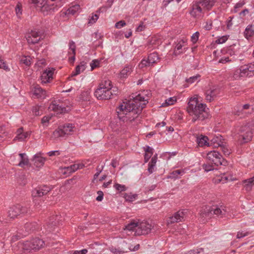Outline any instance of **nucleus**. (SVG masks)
Instances as JSON below:
<instances>
[{"mask_svg":"<svg viewBox=\"0 0 254 254\" xmlns=\"http://www.w3.org/2000/svg\"><path fill=\"white\" fill-rule=\"evenodd\" d=\"M131 98L127 102H124L117 109L118 116L123 121L132 122L141 114L148 103L149 96L144 92L132 94Z\"/></svg>","mask_w":254,"mask_h":254,"instance_id":"f257e3e1","label":"nucleus"},{"mask_svg":"<svg viewBox=\"0 0 254 254\" xmlns=\"http://www.w3.org/2000/svg\"><path fill=\"white\" fill-rule=\"evenodd\" d=\"M205 104L200 103L197 98L191 97L188 104L187 112L192 117V122L203 121L208 118L209 114Z\"/></svg>","mask_w":254,"mask_h":254,"instance_id":"f03ea898","label":"nucleus"},{"mask_svg":"<svg viewBox=\"0 0 254 254\" xmlns=\"http://www.w3.org/2000/svg\"><path fill=\"white\" fill-rule=\"evenodd\" d=\"M119 91L117 87H114L112 90L104 89L99 88L94 92L95 96L99 100H108L118 94Z\"/></svg>","mask_w":254,"mask_h":254,"instance_id":"7ed1b4c3","label":"nucleus"},{"mask_svg":"<svg viewBox=\"0 0 254 254\" xmlns=\"http://www.w3.org/2000/svg\"><path fill=\"white\" fill-rule=\"evenodd\" d=\"M238 134L239 135V139H242V143L250 141L253 137L252 129L250 127V125H246L241 126L239 129Z\"/></svg>","mask_w":254,"mask_h":254,"instance_id":"20e7f679","label":"nucleus"},{"mask_svg":"<svg viewBox=\"0 0 254 254\" xmlns=\"http://www.w3.org/2000/svg\"><path fill=\"white\" fill-rule=\"evenodd\" d=\"M74 126L72 124L67 123L60 126L53 133V136L55 138L64 136V135L70 134L74 131Z\"/></svg>","mask_w":254,"mask_h":254,"instance_id":"39448f33","label":"nucleus"},{"mask_svg":"<svg viewBox=\"0 0 254 254\" xmlns=\"http://www.w3.org/2000/svg\"><path fill=\"white\" fill-rule=\"evenodd\" d=\"M28 211L27 207L17 204L10 207L8 212V217L10 219H14L20 215L27 213Z\"/></svg>","mask_w":254,"mask_h":254,"instance_id":"423d86ee","label":"nucleus"},{"mask_svg":"<svg viewBox=\"0 0 254 254\" xmlns=\"http://www.w3.org/2000/svg\"><path fill=\"white\" fill-rule=\"evenodd\" d=\"M220 93V88L217 85H210L205 92V99L211 102L215 100Z\"/></svg>","mask_w":254,"mask_h":254,"instance_id":"0eeeda50","label":"nucleus"},{"mask_svg":"<svg viewBox=\"0 0 254 254\" xmlns=\"http://www.w3.org/2000/svg\"><path fill=\"white\" fill-rule=\"evenodd\" d=\"M208 161L216 166L222 165L224 160L222 155L217 151H211L207 154Z\"/></svg>","mask_w":254,"mask_h":254,"instance_id":"6e6552de","label":"nucleus"},{"mask_svg":"<svg viewBox=\"0 0 254 254\" xmlns=\"http://www.w3.org/2000/svg\"><path fill=\"white\" fill-rule=\"evenodd\" d=\"M212 215L222 218L226 217L229 212V208L223 205H216L211 206Z\"/></svg>","mask_w":254,"mask_h":254,"instance_id":"1a4fd4ad","label":"nucleus"},{"mask_svg":"<svg viewBox=\"0 0 254 254\" xmlns=\"http://www.w3.org/2000/svg\"><path fill=\"white\" fill-rule=\"evenodd\" d=\"M212 216L211 207L210 206H203L199 212V219L203 223H205L208 220L210 219Z\"/></svg>","mask_w":254,"mask_h":254,"instance_id":"9d476101","label":"nucleus"},{"mask_svg":"<svg viewBox=\"0 0 254 254\" xmlns=\"http://www.w3.org/2000/svg\"><path fill=\"white\" fill-rule=\"evenodd\" d=\"M25 232L21 235H16L12 237V241H14L20 239L22 237L26 236L27 234L33 232L37 229V224L35 222H27L24 226Z\"/></svg>","mask_w":254,"mask_h":254,"instance_id":"9b49d317","label":"nucleus"},{"mask_svg":"<svg viewBox=\"0 0 254 254\" xmlns=\"http://www.w3.org/2000/svg\"><path fill=\"white\" fill-rule=\"evenodd\" d=\"M188 210L186 209L181 210L175 213L174 215L169 217L167 220V225H169L175 223L182 221L187 213Z\"/></svg>","mask_w":254,"mask_h":254,"instance_id":"f8f14e48","label":"nucleus"},{"mask_svg":"<svg viewBox=\"0 0 254 254\" xmlns=\"http://www.w3.org/2000/svg\"><path fill=\"white\" fill-rule=\"evenodd\" d=\"M152 228V225L146 221L142 222L138 225L135 230L137 235H146L150 232Z\"/></svg>","mask_w":254,"mask_h":254,"instance_id":"ddd939ff","label":"nucleus"},{"mask_svg":"<svg viewBox=\"0 0 254 254\" xmlns=\"http://www.w3.org/2000/svg\"><path fill=\"white\" fill-rule=\"evenodd\" d=\"M51 189L50 187L46 185L40 186L32 190V195L33 197H41L48 194Z\"/></svg>","mask_w":254,"mask_h":254,"instance_id":"4468645a","label":"nucleus"},{"mask_svg":"<svg viewBox=\"0 0 254 254\" xmlns=\"http://www.w3.org/2000/svg\"><path fill=\"white\" fill-rule=\"evenodd\" d=\"M25 38L28 44H35L40 41L41 37L37 31L31 30L26 34Z\"/></svg>","mask_w":254,"mask_h":254,"instance_id":"2eb2a0df","label":"nucleus"},{"mask_svg":"<svg viewBox=\"0 0 254 254\" xmlns=\"http://www.w3.org/2000/svg\"><path fill=\"white\" fill-rule=\"evenodd\" d=\"M203 10H205L201 6V4L198 2V0H196L192 5L190 14L193 17H199L203 12Z\"/></svg>","mask_w":254,"mask_h":254,"instance_id":"dca6fc26","label":"nucleus"},{"mask_svg":"<svg viewBox=\"0 0 254 254\" xmlns=\"http://www.w3.org/2000/svg\"><path fill=\"white\" fill-rule=\"evenodd\" d=\"M54 71L53 68H49L43 72L41 76V83L43 84L50 82L53 79Z\"/></svg>","mask_w":254,"mask_h":254,"instance_id":"f3484780","label":"nucleus"},{"mask_svg":"<svg viewBox=\"0 0 254 254\" xmlns=\"http://www.w3.org/2000/svg\"><path fill=\"white\" fill-rule=\"evenodd\" d=\"M58 216H52L50 218L48 222L44 225V228L48 232H52L54 231L55 227L58 224Z\"/></svg>","mask_w":254,"mask_h":254,"instance_id":"a211bd4d","label":"nucleus"},{"mask_svg":"<svg viewBox=\"0 0 254 254\" xmlns=\"http://www.w3.org/2000/svg\"><path fill=\"white\" fill-rule=\"evenodd\" d=\"M49 109L51 111H54L58 114L65 113L66 111L65 107H63L60 104H58L56 101L53 102L50 104Z\"/></svg>","mask_w":254,"mask_h":254,"instance_id":"6ab92c4d","label":"nucleus"},{"mask_svg":"<svg viewBox=\"0 0 254 254\" xmlns=\"http://www.w3.org/2000/svg\"><path fill=\"white\" fill-rule=\"evenodd\" d=\"M17 135L13 139L14 141L18 140L19 141H22L28 137L30 136V133L28 132H23V127L19 128L16 131Z\"/></svg>","mask_w":254,"mask_h":254,"instance_id":"aec40b11","label":"nucleus"},{"mask_svg":"<svg viewBox=\"0 0 254 254\" xmlns=\"http://www.w3.org/2000/svg\"><path fill=\"white\" fill-rule=\"evenodd\" d=\"M33 94L38 98H45L46 91L43 90L39 85H35L33 89Z\"/></svg>","mask_w":254,"mask_h":254,"instance_id":"412c9836","label":"nucleus"},{"mask_svg":"<svg viewBox=\"0 0 254 254\" xmlns=\"http://www.w3.org/2000/svg\"><path fill=\"white\" fill-rule=\"evenodd\" d=\"M201 6L206 10H210L215 5L217 0H198Z\"/></svg>","mask_w":254,"mask_h":254,"instance_id":"4be33fe9","label":"nucleus"},{"mask_svg":"<svg viewBox=\"0 0 254 254\" xmlns=\"http://www.w3.org/2000/svg\"><path fill=\"white\" fill-rule=\"evenodd\" d=\"M33 161L34 162V165L37 168H41L42 167L46 161L45 158L41 156L40 154H35L33 158Z\"/></svg>","mask_w":254,"mask_h":254,"instance_id":"5701e85b","label":"nucleus"},{"mask_svg":"<svg viewBox=\"0 0 254 254\" xmlns=\"http://www.w3.org/2000/svg\"><path fill=\"white\" fill-rule=\"evenodd\" d=\"M31 246L33 250H39L42 248L44 245V242L38 238H35L31 240Z\"/></svg>","mask_w":254,"mask_h":254,"instance_id":"b1692460","label":"nucleus"},{"mask_svg":"<svg viewBox=\"0 0 254 254\" xmlns=\"http://www.w3.org/2000/svg\"><path fill=\"white\" fill-rule=\"evenodd\" d=\"M208 138L206 136L202 134L196 136V141L198 145L200 147H203L204 145L209 146V143L208 142Z\"/></svg>","mask_w":254,"mask_h":254,"instance_id":"393cba45","label":"nucleus"},{"mask_svg":"<svg viewBox=\"0 0 254 254\" xmlns=\"http://www.w3.org/2000/svg\"><path fill=\"white\" fill-rule=\"evenodd\" d=\"M250 64H245L240 66V69L242 72V77H250L254 74L253 72L250 69L251 68Z\"/></svg>","mask_w":254,"mask_h":254,"instance_id":"a878e982","label":"nucleus"},{"mask_svg":"<svg viewBox=\"0 0 254 254\" xmlns=\"http://www.w3.org/2000/svg\"><path fill=\"white\" fill-rule=\"evenodd\" d=\"M86 63L84 61L81 62L80 64L76 66L75 70L71 74V77L76 76L83 71L86 68Z\"/></svg>","mask_w":254,"mask_h":254,"instance_id":"bb28decb","label":"nucleus"},{"mask_svg":"<svg viewBox=\"0 0 254 254\" xmlns=\"http://www.w3.org/2000/svg\"><path fill=\"white\" fill-rule=\"evenodd\" d=\"M161 40L159 39L158 37L154 36L151 37L148 41V45L149 48L155 49L161 44Z\"/></svg>","mask_w":254,"mask_h":254,"instance_id":"cd10ccee","label":"nucleus"},{"mask_svg":"<svg viewBox=\"0 0 254 254\" xmlns=\"http://www.w3.org/2000/svg\"><path fill=\"white\" fill-rule=\"evenodd\" d=\"M185 173L184 170H176L170 173L167 178L176 180L180 178V176H183Z\"/></svg>","mask_w":254,"mask_h":254,"instance_id":"c85d7f7f","label":"nucleus"},{"mask_svg":"<svg viewBox=\"0 0 254 254\" xmlns=\"http://www.w3.org/2000/svg\"><path fill=\"white\" fill-rule=\"evenodd\" d=\"M253 111V108L249 104L244 105L241 108L240 111H238L235 114L240 115L243 113H251Z\"/></svg>","mask_w":254,"mask_h":254,"instance_id":"c756f323","label":"nucleus"},{"mask_svg":"<svg viewBox=\"0 0 254 254\" xmlns=\"http://www.w3.org/2000/svg\"><path fill=\"white\" fill-rule=\"evenodd\" d=\"M245 37L249 39L254 35V25H249L244 32Z\"/></svg>","mask_w":254,"mask_h":254,"instance_id":"7c9ffc66","label":"nucleus"},{"mask_svg":"<svg viewBox=\"0 0 254 254\" xmlns=\"http://www.w3.org/2000/svg\"><path fill=\"white\" fill-rule=\"evenodd\" d=\"M132 71V66L130 65H126L120 72L121 78H126Z\"/></svg>","mask_w":254,"mask_h":254,"instance_id":"2f4dec72","label":"nucleus"},{"mask_svg":"<svg viewBox=\"0 0 254 254\" xmlns=\"http://www.w3.org/2000/svg\"><path fill=\"white\" fill-rule=\"evenodd\" d=\"M99 88L102 87L104 89L112 90L114 87L113 86L112 82L110 80L105 79L102 81L98 86Z\"/></svg>","mask_w":254,"mask_h":254,"instance_id":"473e14b6","label":"nucleus"},{"mask_svg":"<svg viewBox=\"0 0 254 254\" xmlns=\"http://www.w3.org/2000/svg\"><path fill=\"white\" fill-rule=\"evenodd\" d=\"M243 184L244 185L246 190L247 191H250L252 187L254 185V176L244 180L243 181Z\"/></svg>","mask_w":254,"mask_h":254,"instance_id":"72a5a7b5","label":"nucleus"},{"mask_svg":"<svg viewBox=\"0 0 254 254\" xmlns=\"http://www.w3.org/2000/svg\"><path fill=\"white\" fill-rule=\"evenodd\" d=\"M19 247L21 248L24 251H30L33 250L32 246H31V240L27 241L24 242H19Z\"/></svg>","mask_w":254,"mask_h":254,"instance_id":"f704fd0d","label":"nucleus"},{"mask_svg":"<svg viewBox=\"0 0 254 254\" xmlns=\"http://www.w3.org/2000/svg\"><path fill=\"white\" fill-rule=\"evenodd\" d=\"M19 156H20L21 159L20 161L18 164L19 166L23 167L24 166L28 165L29 164V159L25 153H19Z\"/></svg>","mask_w":254,"mask_h":254,"instance_id":"c9c22d12","label":"nucleus"},{"mask_svg":"<svg viewBox=\"0 0 254 254\" xmlns=\"http://www.w3.org/2000/svg\"><path fill=\"white\" fill-rule=\"evenodd\" d=\"M222 136L221 135L214 137L211 140V145L213 144L214 147H219L224 142L222 141Z\"/></svg>","mask_w":254,"mask_h":254,"instance_id":"e433bc0d","label":"nucleus"},{"mask_svg":"<svg viewBox=\"0 0 254 254\" xmlns=\"http://www.w3.org/2000/svg\"><path fill=\"white\" fill-rule=\"evenodd\" d=\"M185 43V41L183 40L180 41L177 43V44L176 45V46L175 47L174 52V54L175 55L180 54L181 53H182L183 52V51H181L180 50H181L182 49L183 47L184 46Z\"/></svg>","mask_w":254,"mask_h":254,"instance_id":"4c0bfd02","label":"nucleus"},{"mask_svg":"<svg viewBox=\"0 0 254 254\" xmlns=\"http://www.w3.org/2000/svg\"><path fill=\"white\" fill-rule=\"evenodd\" d=\"M149 64H153L156 63L159 60L158 55L157 53L153 52L149 55L148 57Z\"/></svg>","mask_w":254,"mask_h":254,"instance_id":"58836bf2","label":"nucleus"},{"mask_svg":"<svg viewBox=\"0 0 254 254\" xmlns=\"http://www.w3.org/2000/svg\"><path fill=\"white\" fill-rule=\"evenodd\" d=\"M137 196V194H132L131 193H125L124 194V197L126 200L129 202H132L134 201L135 199H136Z\"/></svg>","mask_w":254,"mask_h":254,"instance_id":"ea45409f","label":"nucleus"},{"mask_svg":"<svg viewBox=\"0 0 254 254\" xmlns=\"http://www.w3.org/2000/svg\"><path fill=\"white\" fill-rule=\"evenodd\" d=\"M31 58L29 56H22L20 60V63L27 66H29L31 64Z\"/></svg>","mask_w":254,"mask_h":254,"instance_id":"a19ab883","label":"nucleus"},{"mask_svg":"<svg viewBox=\"0 0 254 254\" xmlns=\"http://www.w3.org/2000/svg\"><path fill=\"white\" fill-rule=\"evenodd\" d=\"M219 147L225 155H229L231 153V150L228 148L226 142H223Z\"/></svg>","mask_w":254,"mask_h":254,"instance_id":"79ce46f5","label":"nucleus"},{"mask_svg":"<svg viewBox=\"0 0 254 254\" xmlns=\"http://www.w3.org/2000/svg\"><path fill=\"white\" fill-rule=\"evenodd\" d=\"M80 9V6L78 4H75L70 6L67 10L68 14H71L74 15L76 12H77Z\"/></svg>","mask_w":254,"mask_h":254,"instance_id":"37998d69","label":"nucleus"},{"mask_svg":"<svg viewBox=\"0 0 254 254\" xmlns=\"http://www.w3.org/2000/svg\"><path fill=\"white\" fill-rule=\"evenodd\" d=\"M45 0H28V2L30 3L35 4L37 6H39V4L41 5H39V6L42 7V8L46 9L47 6L44 3Z\"/></svg>","mask_w":254,"mask_h":254,"instance_id":"c03bdc74","label":"nucleus"},{"mask_svg":"<svg viewBox=\"0 0 254 254\" xmlns=\"http://www.w3.org/2000/svg\"><path fill=\"white\" fill-rule=\"evenodd\" d=\"M176 102V99L175 97H170L165 100V102L162 104V107H167L169 105H173Z\"/></svg>","mask_w":254,"mask_h":254,"instance_id":"a18cd8bd","label":"nucleus"},{"mask_svg":"<svg viewBox=\"0 0 254 254\" xmlns=\"http://www.w3.org/2000/svg\"><path fill=\"white\" fill-rule=\"evenodd\" d=\"M138 224L137 223H135L134 222H130L126 226V228L125 230H127L129 231H133L138 227Z\"/></svg>","mask_w":254,"mask_h":254,"instance_id":"49530a36","label":"nucleus"},{"mask_svg":"<svg viewBox=\"0 0 254 254\" xmlns=\"http://www.w3.org/2000/svg\"><path fill=\"white\" fill-rule=\"evenodd\" d=\"M200 77V75L196 74V75L192 76L189 78H187L186 79V81L189 84H192L195 81H199Z\"/></svg>","mask_w":254,"mask_h":254,"instance_id":"de8ad7c7","label":"nucleus"},{"mask_svg":"<svg viewBox=\"0 0 254 254\" xmlns=\"http://www.w3.org/2000/svg\"><path fill=\"white\" fill-rule=\"evenodd\" d=\"M213 165H214V164H212L208 161V162L206 164L203 165L202 167L205 171L209 172L214 170V168Z\"/></svg>","mask_w":254,"mask_h":254,"instance_id":"09e8293b","label":"nucleus"},{"mask_svg":"<svg viewBox=\"0 0 254 254\" xmlns=\"http://www.w3.org/2000/svg\"><path fill=\"white\" fill-rule=\"evenodd\" d=\"M75 49L76 46L75 43L73 41H71L69 43V50L71 51L70 52H68L69 54L75 55Z\"/></svg>","mask_w":254,"mask_h":254,"instance_id":"8fccbe9b","label":"nucleus"},{"mask_svg":"<svg viewBox=\"0 0 254 254\" xmlns=\"http://www.w3.org/2000/svg\"><path fill=\"white\" fill-rule=\"evenodd\" d=\"M114 187L119 192L126 191L127 189V188L126 187V186L124 185H121L118 183H115L114 185Z\"/></svg>","mask_w":254,"mask_h":254,"instance_id":"3c124183","label":"nucleus"},{"mask_svg":"<svg viewBox=\"0 0 254 254\" xmlns=\"http://www.w3.org/2000/svg\"><path fill=\"white\" fill-rule=\"evenodd\" d=\"M61 172L62 174L65 176H68L72 173L71 170L69 166L61 168Z\"/></svg>","mask_w":254,"mask_h":254,"instance_id":"603ef678","label":"nucleus"},{"mask_svg":"<svg viewBox=\"0 0 254 254\" xmlns=\"http://www.w3.org/2000/svg\"><path fill=\"white\" fill-rule=\"evenodd\" d=\"M203 253L204 250L203 248H198L188 251L187 254H199Z\"/></svg>","mask_w":254,"mask_h":254,"instance_id":"864d4df0","label":"nucleus"},{"mask_svg":"<svg viewBox=\"0 0 254 254\" xmlns=\"http://www.w3.org/2000/svg\"><path fill=\"white\" fill-rule=\"evenodd\" d=\"M233 77L235 79H238L240 77H243L240 68L236 69L234 71L233 73Z\"/></svg>","mask_w":254,"mask_h":254,"instance_id":"5fc2aeb1","label":"nucleus"},{"mask_svg":"<svg viewBox=\"0 0 254 254\" xmlns=\"http://www.w3.org/2000/svg\"><path fill=\"white\" fill-rule=\"evenodd\" d=\"M228 180H233L232 176H229L227 174H223L221 176V179L219 180V181L222 182V183H225Z\"/></svg>","mask_w":254,"mask_h":254,"instance_id":"6e6d98bb","label":"nucleus"},{"mask_svg":"<svg viewBox=\"0 0 254 254\" xmlns=\"http://www.w3.org/2000/svg\"><path fill=\"white\" fill-rule=\"evenodd\" d=\"M234 61V59H230L228 57H223L219 60L218 63L221 64H226L227 63L232 62Z\"/></svg>","mask_w":254,"mask_h":254,"instance_id":"4d7b16f0","label":"nucleus"},{"mask_svg":"<svg viewBox=\"0 0 254 254\" xmlns=\"http://www.w3.org/2000/svg\"><path fill=\"white\" fill-rule=\"evenodd\" d=\"M245 3V2L244 1H240L237 3L234 6L233 11L235 13L237 12L238 11V9L242 7Z\"/></svg>","mask_w":254,"mask_h":254,"instance_id":"13d9d810","label":"nucleus"},{"mask_svg":"<svg viewBox=\"0 0 254 254\" xmlns=\"http://www.w3.org/2000/svg\"><path fill=\"white\" fill-rule=\"evenodd\" d=\"M109 250L112 253L115 254H121L125 253L124 251L117 249L113 247L110 248Z\"/></svg>","mask_w":254,"mask_h":254,"instance_id":"bf43d9fd","label":"nucleus"},{"mask_svg":"<svg viewBox=\"0 0 254 254\" xmlns=\"http://www.w3.org/2000/svg\"><path fill=\"white\" fill-rule=\"evenodd\" d=\"M199 36V33L198 32H196L192 34V35L191 37V41L193 43H196V42L198 40Z\"/></svg>","mask_w":254,"mask_h":254,"instance_id":"052dcab7","label":"nucleus"},{"mask_svg":"<svg viewBox=\"0 0 254 254\" xmlns=\"http://www.w3.org/2000/svg\"><path fill=\"white\" fill-rule=\"evenodd\" d=\"M22 7L20 4H17L15 7V12L16 13L17 16L18 17H20V15L22 14Z\"/></svg>","mask_w":254,"mask_h":254,"instance_id":"680f3d73","label":"nucleus"},{"mask_svg":"<svg viewBox=\"0 0 254 254\" xmlns=\"http://www.w3.org/2000/svg\"><path fill=\"white\" fill-rule=\"evenodd\" d=\"M100 62L97 60H94L90 64L91 70H93L95 68L99 66Z\"/></svg>","mask_w":254,"mask_h":254,"instance_id":"e2e57ef3","label":"nucleus"},{"mask_svg":"<svg viewBox=\"0 0 254 254\" xmlns=\"http://www.w3.org/2000/svg\"><path fill=\"white\" fill-rule=\"evenodd\" d=\"M51 119L50 117L44 116L41 120V123L44 126H47L49 122V120Z\"/></svg>","mask_w":254,"mask_h":254,"instance_id":"0e129e2a","label":"nucleus"},{"mask_svg":"<svg viewBox=\"0 0 254 254\" xmlns=\"http://www.w3.org/2000/svg\"><path fill=\"white\" fill-rule=\"evenodd\" d=\"M126 25V23L124 20H121L117 22L115 24V27L118 29H120L122 27L125 26Z\"/></svg>","mask_w":254,"mask_h":254,"instance_id":"69168bd1","label":"nucleus"},{"mask_svg":"<svg viewBox=\"0 0 254 254\" xmlns=\"http://www.w3.org/2000/svg\"><path fill=\"white\" fill-rule=\"evenodd\" d=\"M150 64H149V60L147 59L146 60H143L141 61L140 64H139V66L140 68H143L144 66H149Z\"/></svg>","mask_w":254,"mask_h":254,"instance_id":"338daca9","label":"nucleus"},{"mask_svg":"<svg viewBox=\"0 0 254 254\" xmlns=\"http://www.w3.org/2000/svg\"><path fill=\"white\" fill-rule=\"evenodd\" d=\"M227 40V37L226 36H222L219 38H218L216 41V43L217 44H223L225 43Z\"/></svg>","mask_w":254,"mask_h":254,"instance_id":"774afa93","label":"nucleus"}]
</instances>
